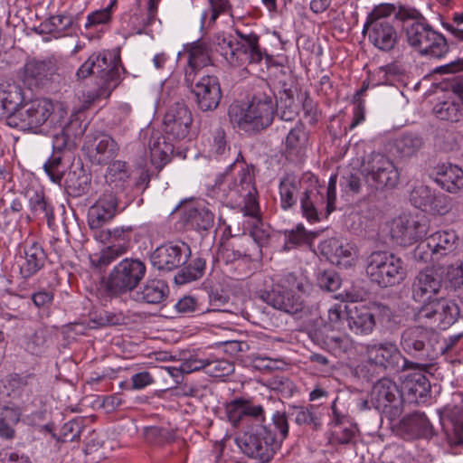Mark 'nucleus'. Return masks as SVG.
<instances>
[{
	"label": "nucleus",
	"instance_id": "1",
	"mask_svg": "<svg viewBox=\"0 0 463 463\" xmlns=\"http://www.w3.org/2000/svg\"><path fill=\"white\" fill-rule=\"evenodd\" d=\"M213 189L214 194L222 200L237 203L239 199H242L244 214L258 216L260 205L257 200L254 166L244 161L241 152L225 172L216 177Z\"/></svg>",
	"mask_w": 463,
	"mask_h": 463
},
{
	"label": "nucleus",
	"instance_id": "2",
	"mask_svg": "<svg viewBox=\"0 0 463 463\" xmlns=\"http://www.w3.org/2000/svg\"><path fill=\"white\" fill-rule=\"evenodd\" d=\"M121 68L119 57L109 52L92 53L78 69L76 76L84 80L90 75H96L100 82L93 90L82 93V99L87 107L101 99L110 97L112 91L119 85Z\"/></svg>",
	"mask_w": 463,
	"mask_h": 463
},
{
	"label": "nucleus",
	"instance_id": "3",
	"mask_svg": "<svg viewBox=\"0 0 463 463\" xmlns=\"http://www.w3.org/2000/svg\"><path fill=\"white\" fill-rule=\"evenodd\" d=\"M238 40L224 33H217L213 38V48L231 68H241L247 64L259 63L265 57H271L260 49L259 36L255 33H243L236 31Z\"/></svg>",
	"mask_w": 463,
	"mask_h": 463
},
{
	"label": "nucleus",
	"instance_id": "4",
	"mask_svg": "<svg viewBox=\"0 0 463 463\" xmlns=\"http://www.w3.org/2000/svg\"><path fill=\"white\" fill-rule=\"evenodd\" d=\"M232 122L246 132H259L271 125L274 102L271 90L258 91L246 109L232 106L229 109Z\"/></svg>",
	"mask_w": 463,
	"mask_h": 463
},
{
	"label": "nucleus",
	"instance_id": "5",
	"mask_svg": "<svg viewBox=\"0 0 463 463\" xmlns=\"http://www.w3.org/2000/svg\"><path fill=\"white\" fill-rule=\"evenodd\" d=\"M53 102L45 98L19 102L6 118L7 125L34 134L42 133V128L52 120Z\"/></svg>",
	"mask_w": 463,
	"mask_h": 463
},
{
	"label": "nucleus",
	"instance_id": "6",
	"mask_svg": "<svg viewBox=\"0 0 463 463\" xmlns=\"http://www.w3.org/2000/svg\"><path fill=\"white\" fill-rule=\"evenodd\" d=\"M407 43L420 56L442 59L449 52L447 38L426 19L410 23L403 28Z\"/></svg>",
	"mask_w": 463,
	"mask_h": 463
},
{
	"label": "nucleus",
	"instance_id": "7",
	"mask_svg": "<svg viewBox=\"0 0 463 463\" xmlns=\"http://www.w3.org/2000/svg\"><path fill=\"white\" fill-rule=\"evenodd\" d=\"M366 274L371 281L388 288L402 282L407 271L401 258L388 251H374L368 257Z\"/></svg>",
	"mask_w": 463,
	"mask_h": 463
},
{
	"label": "nucleus",
	"instance_id": "8",
	"mask_svg": "<svg viewBox=\"0 0 463 463\" xmlns=\"http://www.w3.org/2000/svg\"><path fill=\"white\" fill-rule=\"evenodd\" d=\"M275 440L271 437V429L257 422L235 439L242 453L261 462H269L273 458L278 449Z\"/></svg>",
	"mask_w": 463,
	"mask_h": 463
},
{
	"label": "nucleus",
	"instance_id": "9",
	"mask_svg": "<svg viewBox=\"0 0 463 463\" xmlns=\"http://www.w3.org/2000/svg\"><path fill=\"white\" fill-rule=\"evenodd\" d=\"M383 11L375 5L370 12L364 24L363 33L367 35L368 41L382 52H390L395 48L400 41L397 29Z\"/></svg>",
	"mask_w": 463,
	"mask_h": 463
},
{
	"label": "nucleus",
	"instance_id": "10",
	"mask_svg": "<svg viewBox=\"0 0 463 463\" xmlns=\"http://www.w3.org/2000/svg\"><path fill=\"white\" fill-rule=\"evenodd\" d=\"M365 355L369 364L383 370L398 373L419 366L416 362L404 357L397 345L391 342L366 345Z\"/></svg>",
	"mask_w": 463,
	"mask_h": 463
},
{
	"label": "nucleus",
	"instance_id": "11",
	"mask_svg": "<svg viewBox=\"0 0 463 463\" xmlns=\"http://www.w3.org/2000/svg\"><path fill=\"white\" fill-rule=\"evenodd\" d=\"M404 399L396 383L390 378L377 381L371 391V403L390 420L401 416Z\"/></svg>",
	"mask_w": 463,
	"mask_h": 463
},
{
	"label": "nucleus",
	"instance_id": "12",
	"mask_svg": "<svg viewBox=\"0 0 463 463\" xmlns=\"http://www.w3.org/2000/svg\"><path fill=\"white\" fill-rule=\"evenodd\" d=\"M146 272V264L137 259H124L111 270L107 288L111 295L133 290Z\"/></svg>",
	"mask_w": 463,
	"mask_h": 463
},
{
	"label": "nucleus",
	"instance_id": "13",
	"mask_svg": "<svg viewBox=\"0 0 463 463\" xmlns=\"http://www.w3.org/2000/svg\"><path fill=\"white\" fill-rule=\"evenodd\" d=\"M336 201V175H331L326 191L314 187L307 190L300 198L303 215L309 222L319 220L318 212L325 207L326 214L335 209Z\"/></svg>",
	"mask_w": 463,
	"mask_h": 463
},
{
	"label": "nucleus",
	"instance_id": "14",
	"mask_svg": "<svg viewBox=\"0 0 463 463\" xmlns=\"http://www.w3.org/2000/svg\"><path fill=\"white\" fill-rule=\"evenodd\" d=\"M366 179L375 189L393 188L400 180V173L387 156L372 154L364 165Z\"/></svg>",
	"mask_w": 463,
	"mask_h": 463
},
{
	"label": "nucleus",
	"instance_id": "15",
	"mask_svg": "<svg viewBox=\"0 0 463 463\" xmlns=\"http://www.w3.org/2000/svg\"><path fill=\"white\" fill-rule=\"evenodd\" d=\"M459 315V307L449 299L441 298L425 303L418 312L420 320L429 322L430 326L446 329L453 325Z\"/></svg>",
	"mask_w": 463,
	"mask_h": 463
},
{
	"label": "nucleus",
	"instance_id": "16",
	"mask_svg": "<svg viewBox=\"0 0 463 463\" xmlns=\"http://www.w3.org/2000/svg\"><path fill=\"white\" fill-rule=\"evenodd\" d=\"M428 228L424 216L402 214L393 221L391 234L396 243L411 246L426 236Z\"/></svg>",
	"mask_w": 463,
	"mask_h": 463
},
{
	"label": "nucleus",
	"instance_id": "17",
	"mask_svg": "<svg viewBox=\"0 0 463 463\" xmlns=\"http://www.w3.org/2000/svg\"><path fill=\"white\" fill-rule=\"evenodd\" d=\"M419 366L407 369L411 371L402 380V387L406 391L408 402L411 403H424L430 396L431 386L426 373H429L431 364L416 363Z\"/></svg>",
	"mask_w": 463,
	"mask_h": 463
},
{
	"label": "nucleus",
	"instance_id": "18",
	"mask_svg": "<svg viewBox=\"0 0 463 463\" xmlns=\"http://www.w3.org/2000/svg\"><path fill=\"white\" fill-rule=\"evenodd\" d=\"M437 341L438 335L434 330L418 326L402 332L401 345L409 355L422 358L429 355Z\"/></svg>",
	"mask_w": 463,
	"mask_h": 463
},
{
	"label": "nucleus",
	"instance_id": "19",
	"mask_svg": "<svg viewBox=\"0 0 463 463\" xmlns=\"http://www.w3.org/2000/svg\"><path fill=\"white\" fill-rule=\"evenodd\" d=\"M190 256L191 250L186 243L170 242L157 247L152 252L150 260L156 269L171 271L185 264Z\"/></svg>",
	"mask_w": 463,
	"mask_h": 463
},
{
	"label": "nucleus",
	"instance_id": "20",
	"mask_svg": "<svg viewBox=\"0 0 463 463\" xmlns=\"http://www.w3.org/2000/svg\"><path fill=\"white\" fill-rule=\"evenodd\" d=\"M47 254L43 246L33 239H26L19 245L17 264L19 274L24 279L36 275L45 265Z\"/></svg>",
	"mask_w": 463,
	"mask_h": 463
},
{
	"label": "nucleus",
	"instance_id": "21",
	"mask_svg": "<svg viewBox=\"0 0 463 463\" xmlns=\"http://www.w3.org/2000/svg\"><path fill=\"white\" fill-rule=\"evenodd\" d=\"M426 240L433 260L455 258L462 246L459 235L453 229L439 230L429 235Z\"/></svg>",
	"mask_w": 463,
	"mask_h": 463
},
{
	"label": "nucleus",
	"instance_id": "22",
	"mask_svg": "<svg viewBox=\"0 0 463 463\" xmlns=\"http://www.w3.org/2000/svg\"><path fill=\"white\" fill-rule=\"evenodd\" d=\"M376 313L390 317V309L383 305L373 303L371 306H356L348 311L347 324L355 335H366L373 331Z\"/></svg>",
	"mask_w": 463,
	"mask_h": 463
},
{
	"label": "nucleus",
	"instance_id": "23",
	"mask_svg": "<svg viewBox=\"0 0 463 463\" xmlns=\"http://www.w3.org/2000/svg\"><path fill=\"white\" fill-rule=\"evenodd\" d=\"M226 417L233 427L246 424L248 427L257 421L264 420V409L261 405H254L250 401L236 398L225 404Z\"/></svg>",
	"mask_w": 463,
	"mask_h": 463
},
{
	"label": "nucleus",
	"instance_id": "24",
	"mask_svg": "<svg viewBox=\"0 0 463 463\" xmlns=\"http://www.w3.org/2000/svg\"><path fill=\"white\" fill-rule=\"evenodd\" d=\"M192 92L200 110L203 112L216 109L222 97L221 84L216 76H203L193 87Z\"/></svg>",
	"mask_w": 463,
	"mask_h": 463
},
{
	"label": "nucleus",
	"instance_id": "25",
	"mask_svg": "<svg viewBox=\"0 0 463 463\" xmlns=\"http://www.w3.org/2000/svg\"><path fill=\"white\" fill-rule=\"evenodd\" d=\"M193 122L192 113L184 103L176 102L164 117V130L174 139H183L189 134Z\"/></svg>",
	"mask_w": 463,
	"mask_h": 463
},
{
	"label": "nucleus",
	"instance_id": "26",
	"mask_svg": "<svg viewBox=\"0 0 463 463\" xmlns=\"http://www.w3.org/2000/svg\"><path fill=\"white\" fill-rule=\"evenodd\" d=\"M257 297L275 309L288 314H296L303 309L304 302L300 294L278 289L272 287L270 290L258 288Z\"/></svg>",
	"mask_w": 463,
	"mask_h": 463
},
{
	"label": "nucleus",
	"instance_id": "27",
	"mask_svg": "<svg viewBox=\"0 0 463 463\" xmlns=\"http://www.w3.org/2000/svg\"><path fill=\"white\" fill-rule=\"evenodd\" d=\"M133 228L131 226L115 227L101 232V236L113 245L103 250L97 260V265L106 266L114 259L124 254L128 248L131 238Z\"/></svg>",
	"mask_w": 463,
	"mask_h": 463
},
{
	"label": "nucleus",
	"instance_id": "28",
	"mask_svg": "<svg viewBox=\"0 0 463 463\" xmlns=\"http://www.w3.org/2000/svg\"><path fill=\"white\" fill-rule=\"evenodd\" d=\"M118 200L113 192H105L88 212V224L91 230H98L110 222L117 214Z\"/></svg>",
	"mask_w": 463,
	"mask_h": 463
},
{
	"label": "nucleus",
	"instance_id": "29",
	"mask_svg": "<svg viewBox=\"0 0 463 463\" xmlns=\"http://www.w3.org/2000/svg\"><path fill=\"white\" fill-rule=\"evenodd\" d=\"M318 249L327 260L344 268L351 267L357 258L356 250L351 244L335 238L323 241Z\"/></svg>",
	"mask_w": 463,
	"mask_h": 463
},
{
	"label": "nucleus",
	"instance_id": "30",
	"mask_svg": "<svg viewBox=\"0 0 463 463\" xmlns=\"http://www.w3.org/2000/svg\"><path fill=\"white\" fill-rule=\"evenodd\" d=\"M308 146V134L300 121L289 129L284 141L283 153L286 158L294 163L304 160Z\"/></svg>",
	"mask_w": 463,
	"mask_h": 463
},
{
	"label": "nucleus",
	"instance_id": "31",
	"mask_svg": "<svg viewBox=\"0 0 463 463\" xmlns=\"http://www.w3.org/2000/svg\"><path fill=\"white\" fill-rule=\"evenodd\" d=\"M442 287V281L432 269H426L418 273L411 285L412 298L423 302L437 295Z\"/></svg>",
	"mask_w": 463,
	"mask_h": 463
},
{
	"label": "nucleus",
	"instance_id": "32",
	"mask_svg": "<svg viewBox=\"0 0 463 463\" xmlns=\"http://www.w3.org/2000/svg\"><path fill=\"white\" fill-rule=\"evenodd\" d=\"M432 175L434 183L449 194H458L463 189V169L457 165L439 164Z\"/></svg>",
	"mask_w": 463,
	"mask_h": 463
},
{
	"label": "nucleus",
	"instance_id": "33",
	"mask_svg": "<svg viewBox=\"0 0 463 463\" xmlns=\"http://www.w3.org/2000/svg\"><path fill=\"white\" fill-rule=\"evenodd\" d=\"M212 49L210 45L203 41L194 43L188 50V62L185 69V81L193 84L198 71L211 61Z\"/></svg>",
	"mask_w": 463,
	"mask_h": 463
},
{
	"label": "nucleus",
	"instance_id": "34",
	"mask_svg": "<svg viewBox=\"0 0 463 463\" xmlns=\"http://www.w3.org/2000/svg\"><path fill=\"white\" fill-rule=\"evenodd\" d=\"M260 250L252 243L250 238H240L236 245L222 244L218 250V258L226 263L233 262L238 260L251 261L258 256Z\"/></svg>",
	"mask_w": 463,
	"mask_h": 463
},
{
	"label": "nucleus",
	"instance_id": "35",
	"mask_svg": "<svg viewBox=\"0 0 463 463\" xmlns=\"http://www.w3.org/2000/svg\"><path fill=\"white\" fill-rule=\"evenodd\" d=\"M53 64L51 61H28L21 74V79L29 88L37 87L53 71Z\"/></svg>",
	"mask_w": 463,
	"mask_h": 463
},
{
	"label": "nucleus",
	"instance_id": "36",
	"mask_svg": "<svg viewBox=\"0 0 463 463\" xmlns=\"http://www.w3.org/2000/svg\"><path fill=\"white\" fill-rule=\"evenodd\" d=\"M83 129L77 120H70L52 139V148L55 153L76 146L77 140L81 137Z\"/></svg>",
	"mask_w": 463,
	"mask_h": 463
},
{
	"label": "nucleus",
	"instance_id": "37",
	"mask_svg": "<svg viewBox=\"0 0 463 463\" xmlns=\"http://www.w3.org/2000/svg\"><path fill=\"white\" fill-rule=\"evenodd\" d=\"M377 6L383 11V14L388 18L393 16L395 20L406 24L409 21L411 23L424 22L426 18L420 10L415 7L406 5H395L391 3H383L377 5Z\"/></svg>",
	"mask_w": 463,
	"mask_h": 463
},
{
	"label": "nucleus",
	"instance_id": "38",
	"mask_svg": "<svg viewBox=\"0 0 463 463\" xmlns=\"http://www.w3.org/2000/svg\"><path fill=\"white\" fill-rule=\"evenodd\" d=\"M119 151L118 143L108 134H99L95 138L92 159L99 165H106L114 159Z\"/></svg>",
	"mask_w": 463,
	"mask_h": 463
},
{
	"label": "nucleus",
	"instance_id": "39",
	"mask_svg": "<svg viewBox=\"0 0 463 463\" xmlns=\"http://www.w3.org/2000/svg\"><path fill=\"white\" fill-rule=\"evenodd\" d=\"M169 288L167 284L161 279H149L136 294V300L147 304H160L168 296Z\"/></svg>",
	"mask_w": 463,
	"mask_h": 463
},
{
	"label": "nucleus",
	"instance_id": "40",
	"mask_svg": "<svg viewBox=\"0 0 463 463\" xmlns=\"http://www.w3.org/2000/svg\"><path fill=\"white\" fill-rule=\"evenodd\" d=\"M272 287L290 291L294 294H300L302 298L309 290L310 283L303 275H298L294 272H284L274 279Z\"/></svg>",
	"mask_w": 463,
	"mask_h": 463
},
{
	"label": "nucleus",
	"instance_id": "41",
	"mask_svg": "<svg viewBox=\"0 0 463 463\" xmlns=\"http://www.w3.org/2000/svg\"><path fill=\"white\" fill-rule=\"evenodd\" d=\"M444 430L450 446H458L463 443V410L461 408L454 407L449 411Z\"/></svg>",
	"mask_w": 463,
	"mask_h": 463
},
{
	"label": "nucleus",
	"instance_id": "42",
	"mask_svg": "<svg viewBox=\"0 0 463 463\" xmlns=\"http://www.w3.org/2000/svg\"><path fill=\"white\" fill-rule=\"evenodd\" d=\"M29 207L32 215L36 219L46 220L51 228L54 223L53 207L43 192H35L29 199Z\"/></svg>",
	"mask_w": 463,
	"mask_h": 463
},
{
	"label": "nucleus",
	"instance_id": "43",
	"mask_svg": "<svg viewBox=\"0 0 463 463\" xmlns=\"http://www.w3.org/2000/svg\"><path fill=\"white\" fill-rule=\"evenodd\" d=\"M186 225L197 231H206L213 224V214L204 207H189L184 213Z\"/></svg>",
	"mask_w": 463,
	"mask_h": 463
},
{
	"label": "nucleus",
	"instance_id": "44",
	"mask_svg": "<svg viewBox=\"0 0 463 463\" xmlns=\"http://www.w3.org/2000/svg\"><path fill=\"white\" fill-rule=\"evenodd\" d=\"M317 235L318 232H307L302 224H298L295 229L285 232L284 250H290L300 246L311 248Z\"/></svg>",
	"mask_w": 463,
	"mask_h": 463
},
{
	"label": "nucleus",
	"instance_id": "45",
	"mask_svg": "<svg viewBox=\"0 0 463 463\" xmlns=\"http://www.w3.org/2000/svg\"><path fill=\"white\" fill-rule=\"evenodd\" d=\"M22 102L21 88L0 80V110L10 113Z\"/></svg>",
	"mask_w": 463,
	"mask_h": 463
},
{
	"label": "nucleus",
	"instance_id": "46",
	"mask_svg": "<svg viewBox=\"0 0 463 463\" xmlns=\"http://www.w3.org/2000/svg\"><path fill=\"white\" fill-rule=\"evenodd\" d=\"M394 146L401 157H411L423 146V139L418 134L406 133L395 140Z\"/></svg>",
	"mask_w": 463,
	"mask_h": 463
},
{
	"label": "nucleus",
	"instance_id": "47",
	"mask_svg": "<svg viewBox=\"0 0 463 463\" xmlns=\"http://www.w3.org/2000/svg\"><path fill=\"white\" fill-rule=\"evenodd\" d=\"M129 177L130 173L127 163L121 160L113 161L109 165L105 175L106 182L117 189H123Z\"/></svg>",
	"mask_w": 463,
	"mask_h": 463
},
{
	"label": "nucleus",
	"instance_id": "48",
	"mask_svg": "<svg viewBox=\"0 0 463 463\" xmlns=\"http://www.w3.org/2000/svg\"><path fill=\"white\" fill-rule=\"evenodd\" d=\"M292 415L298 425H306L313 430H318L322 427L321 416L315 411L314 405L293 407Z\"/></svg>",
	"mask_w": 463,
	"mask_h": 463
},
{
	"label": "nucleus",
	"instance_id": "49",
	"mask_svg": "<svg viewBox=\"0 0 463 463\" xmlns=\"http://www.w3.org/2000/svg\"><path fill=\"white\" fill-rule=\"evenodd\" d=\"M173 152V146L166 142L165 137L157 138L150 146L151 163L156 168H162L169 160V156Z\"/></svg>",
	"mask_w": 463,
	"mask_h": 463
},
{
	"label": "nucleus",
	"instance_id": "50",
	"mask_svg": "<svg viewBox=\"0 0 463 463\" xmlns=\"http://www.w3.org/2000/svg\"><path fill=\"white\" fill-rule=\"evenodd\" d=\"M205 267L204 259L195 258L189 265L181 269L175 279L178 283L184 284L201 279L204 274Z\"/></svg>",
	"mask_w": 463,
	"mask_h": 463
},
{
	"label": "nucleus",
	"instance_id": "51",
	"mask_svg": "<svg viewBox=\"0 0 463 463\" xmlns=\"http://www.w3.org/2000/svg\"><path fill=\"white\" fill-rule=\"evenodd\" d=\"M436 117L441 120L457 122L462 116L460 106L455 100H445L437 103L433 108Z\"/></svg>",
	"mask_w": 463,
	"mask_h": 463
},
{
	"label": "nucleus",
	"instance_id": "52",
	"mask_svg": "<svg viewBox=\"0 0 463 463\" xmlns=\"http://www.w3.org/2000/svg\"><path fill=\"white\" fill-rule=\"evenodd\" d=\"M325 345L326 348L336 356L347 354L354 347V341L346 335L326 336Z\"/></svg>",
	"mask_w": 463,
	"mask_h": 463
},
{
	"label": "nucleus",
	"instance_id": "53",
	"mask_svg": "<svg viewBox=\"0 0 463 463\" xmlns=\"http://www.w3.org/2000/svg\"><path fill=\"white\" fill-rule=\"evenodd\" d=\"M228 150L225 131L218 126L213 129L209 139V155L217 158L225 155Z\"/></svg>",
	"mask_w": 463,
	"mask_h": 463
},
{
	"label": "nucleus",
	"instance_id": "54",
	"mask_svg": "<svg viewBox=\"0 0 463 463\" xmlns=\"http://www.w3.org/2000/svg\"><path fill=\"white\" fill-rule=\"evenodd\" d=\"M234 371V364L226 360L212 356L208 357L206 363V373L212 377L221 378L230 375Z\"/></svg>",
	"mask_w": 463,
	"mask_h": 463
},
{
	"label": "nucleus",
	"instance_id": "55",
	"mask_svg": "<svg viewBox=\"0 0 463 463\" xmlns=\"http://www.w3.org/2000/svg\"><path fill=\"white\" fill-rule=\"evenodd\" d=\"M434 193L435 191L428 185L420 184L415 186L411 192L410 201L416 208L426 212L430 205V203Z\"/></svg>",
	"mask_w": 463,
	"mask_h": 463
},
{
	"label": "nucleus",
	"instance_id": "56",
	"mask_svg": "<svg viewBox=\"0 0 463 463\" xmlns=\"http://www.w3.org/2000/svg\"><path fill=\"white\" fill-rule=\"evenodd\" d=\"M298 187L288 178L283 179L279 184L280 206L283 210H288L297 203Z\"/></svg>",
	"mask_w": 463,
	"mask_h": 463
},
{
	"label": "nucleus",
	"instance_id": "57",
	"mask_svg": "<svg viewBox=\"0 0 463 463\" xmlns=\"http://www.w3.org/2000/svg\"><path fill=\"white\" fill-rule=\"evenodd\" d=\"M253 218L255 219L256 223L253 224L250 234L248 236H244L243 238H250L252 243L258 248L260 253L258 256H255V258L259 259L261 258L262 255L261 248L265 247L269 243L270 235L268 230L257 224L260 222L259 215Z\"/></svg>",
	"mask_w": 463,
	"mask_h": 463
},
{
	"label": "nucleus",
	"instance_id": "58",
	"mask_svg": "<svg viewBox=\"0 0 463 463\" xmlns=\"http://www.w3.org/2000/svg\"><path fill=\"white\" fill-rule=\"evenodd\" d=\"M272 425L277 431L274 432L271 430V437L275 438L279 449L288 435L289 425L286 414L279 411L275 412L272 416Z\"/></svg>",
	"mask_w": 463,
	"mask_h": 463
},
{
	"label": "nucleus",
	"instance_id": "59",
	"mask_svg": "<svg viewBox=\"0 0 463 463\" xmlns=\"http://www.w3.org/2000/svg\"><path fill=\"white\" fill-rule=\"evenodd\" d=\"M356 432V427L351 423H335L332 431V441L338 444H348L354 439Z\"/></svg>",
	"mask_w": 463,
	"mask_h": 463
},
{
	"label": "nucleus",
	"instance_id": "60",
	"mask_svg": "<svg viewBox=\"0 0 463 463\" xmlns=\"http://www.w3.org/2000/svg\"><path fill=\"white\" fill-rule=\"evenodd\" d=\"M43 168L50 179L59 184L64 175V167L61 164V156L59 153H53L52 156L44 163Z\"/></svg>",
	"mask_w": 463,
	"mask_h": 463
},
{
	"label": "nucleus",
	"instance_id": "61",
	"mask_svg": "<svg viewBox=\"0 0 463 463\" xmlns=\"http://www.w3.org/2000/svg\"><path fill=\"white\" fill-rule=\"evenodd\" d=\"M430 205L427 209V213L433 215H445L451 210V198L444 194L434 193Z\"/></svg>",
	"mask_w": 463,
	"mask_h": 463
},
{
	"label": "nucleus",
	"instance_id": "62",
	"mask_svg": "<svg viewBox=\"0 0 463 463\" xmlns=\"http://www.w3.org/2000/svg\"><path fill=\"white\" fill-rule=\"evenodd\" d=\"M317 284L322 289L334 292L339 288L341 280L335 271L326 270L318 275Z\"/></svg>",
	"mask_w": 463,
	"mask_h": 463
},
{
	"label": "nucleus",
	"instance_id": "63",
	"mask_svg": "<svg viewBox=\"0 0 463 463\" xmlns=\"http://www.w3.org/2000/svg\"><path fill=\"white\" fill-rule=\"evenodd\" d=\"M114 3L115 1H113L108 7L90 14L87 17L85 27L90 28L95 25L105 24L109 23L111 18V8Z\"/></svg>",
	"mask_w": 463,
	"mask_h": 463
},
{
	"label": "nucleus",
	"instance_id": "64",
	"mask_svg": "<svg viewBox=\"0 0 463 463\" xmlns=\"http://www.w3.org/2000/svg\"><path fill=\"white\" fill-rule=\"evenodd\" d=\"M400 73L399 66L395 63H390L379 67L374 73V77H377V84H390L392 81V78Z\"/></svg>",
	"mask_w": 463,
	"mask_h": 463
}]
</instances>
